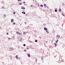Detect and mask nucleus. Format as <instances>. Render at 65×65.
I'll list each match as a JSON object with an SVG mask.
<instances>
[{
	"mask_svg": "<svg viewBox=\"0 0 65 65\" xmlns=\"http://www.w3.org/2000/svg\"><path fill=\"white\" fill-rule=\"evenodd\" d=\"M16 58L17 59H18V55H16L15 56Z\"/></svg>",
	"mask_w": 65,
	"mask_h": 65,
	"instance_id": "nucleus-1",
	"label": "nucleus"
},
{
	"mask_svg": "<svg viewBox=\"0 0 65 65\" xmlns=\"http://www.w3.org/2000/svg\"><path fill=\"white\" fill-rule=\"evenodd\" d=\"M44 29L45 30H47V29L46 27H44Z\"/></svg>",
	"mask_w": 65,
	"mask_h": 65,
	"instance_id": "nucleus-2",
	"label": "nucleus"
},
{
	"mask_svg": "<svg viewBox=\"0 0 65 65\" xmlns=\"http://www.w3.org/2000/svg\"><path fill=\"white\" fill-rule=\"evenodd\" d=\"M21 9H23L24 10V9H25V8L24 7H21Z\"/></svg>",
	"mask_w": 65,
	"mask_h": 65,
	"instance_id": "nucleus-3",
	"label": "nucleus"
},
{
	"mask_svg": "<svg viewBox=\"0 0 65 65\" xmlns=\"http://www.w3.org/2000/svg\"><path fill=\"white\" fill-rule=\"evenodd\" d=\"M54 44L55 45V46L56 47L57 46V44H56V43H55Z\"/></svg>",
	"mask_w": 65,
	"mask_h": 65,
	"instance_id": "nucleus-4",
	"label": "nucleus"
},
{
	"mask_svg": "<svg viewBox=\"0 0 65 65\" xmlns=\"http://www.w3.org/2000/svg\"><path fill=\"white\" fill-rule=\"evenodd\" d=\"M13 21H14V20L13 19H12L11 20V21L12 22H13Z\"/></svg>",
	"mask_w": 65,
	"mask_h": 65,
	"instance_id": "nucleus-5",
	"label": "nucleus"
},
{
	"mask_svg": "<svg viewBox=\"0 0 65 65\" xmlns=\"http://www.w3.org/2000/svg\"><path fill=\"white\" fill-rule=\"evenodd\" d=\"M18 34H19V35H20V34H21V35L22 34V33H20V32H18Z\"/></svg>",
	"mask_w": 65,
	"mask_h": 65,
	"instance_id": "nucleus-6",
	"label": "nucleus"
},
{
	"mask_svg": "<svg viewBox=\"0 0 65 65\" xmlns=\"http://www.w3.org/2000/svg\"><path fill=\"white\" fill-rule=\"evenodd\" d=\"M26 32H24V33H23V34H24V35H26Z\"/></svg>",
	"mask_w": 65,
	"mask_h": 65,
	"instance_id": "nucleus-7",
	"label": "nucleus"
},
{
	"mask_svg": "<svg viewBox=\"0 0 65 65\" xmlns=\"http://www.w3.org/2000/svg\"><path fill=\"white\" fill-rule=\"evenodd\" d=\"M6 16V14H4V17H5Z\"/></svg>",
	"mask_w": 65,
	"mask_h": 65,
	"instance_id": "nucleus-8",
	"label": "nucleus"
},
{
	"mask_svg": "<svg viewBox=\"0 0 65 65\" xmlns=\"http://www.w3.org/2000/svg\"><path fill=\"white\" fill-rule=\"evenodd\" d=\"M28 56L29 57H30V55L29 54H28Z\"/></svg>",
	"mask_w": 65,
	"mask_h": 65,
	"instance_id": "nucleus-9",
	"label": "nucleus"
},
{
	"mask_svg": "<svg viewBox=\"0 0 65 65\" xmlns=\"http://www.w3.org/2000/svg\"><path fill=\"white\" fill-rule=\"evenodd\" d=\"M58 41V40H57V41H56V42L57 43Z\"/></svg>",
	"mask_w": 65,
	"mask_h": 65,
	"instance_id": "nucleus-10",
	"label": "nucleus"
},
{
	"mask_svg": "<svg viewBox=\"0 0 65 65\" xmlns=\"http://www.w3.org/2000/svg\"><path fill=\"white\" fill-rule=\"evenodd\" d=\"M55 12H57V9H56L55 10Z\"/></svg>",
	"mask_w": 65,
	"mask_h": 65,
	"instance_id": "nucleus-11",
	"label": "nucleus"
},
{
	"mask_svg": "<svg viewBox=\"0 0 65 65\" xmlns=\"http://www.w3.org/2000/svg\"><path fill=\"white\" fill-rule=\"evenodd\" d=\"M59 11H61V9H59Z\"/></svg>",
	"mask_w": 65,
	"mask_h": 65,
	"instance_id": "nucleus-12",
	"label": "nucleus"
},
{
	"mask_svg": "<svg viewBox=\"0 0 65 65\" xmlns=\"http://www.w3.org/2000/svg\"><path fill=\"white\" fill-rule=\"evenodd\" d=\"M13 14H15V12H13Z\"/></svg>",
	"mask_w": 65,
	"mask_h": 65,
	"instance_id": "nucleus-13",
	"label": "nucleus"
},
{
	"mask_svg": "<svg viewBox=\"0 0 65 65\" xmlns=\"http://www.w3.org/2000/svg\"><path fill=\"white\" fill-rule=\"evenodd\" d=\"M27 47H28V48H27L26 49H27V50H28L29 48H28V46H27Z\"/></svg>",
	"mask_w": 65,
	"mask_h": 65,
	"instance_id": "nucleus-14",
	"label": "nucleus"
},
{
	"mask_svg": "<svg viewBox=\"0 0 65 65\" xmlns=\"http://www.w3.org/2000/svg\"><path fill=\"white\" fill-rule=\"evenodd\" d=\"M24 51L25 52H27V50H24Z\"/></svg>",
	"mask_w": 65,
	"mask_h": 65,
	"instance_id": "nucleus-15",
	"label": "nucleus"
},
{
	"mask_svg": "<svg viewBox=\"0 0 65 65\" xmlns=\"http://www.w3.org/2000/svg\"><path fill=\"white\" fill-rule=\"evenodd\" d=\"M15 24V23L14 22V23H13V25H14V24Z\"/></svg>",
	"mask_w": 65,
	"mask_h": 65,
	"instance_id": "nucleus-16",
	"label": "nucleus"
},
{
	"mask_svg": "<svg viewBox=\"0 0 65 65\" xmlns=\"http://www.w3.org/2000/svg\"><path fill=\"white\" fill-rule=\"evenodd\" d=\"M23 45L24 46H26V44H24Z\"/></svg>",
	"mask_w": 65,
	"mask_h": 65,
	"instance_id": "nucleus-17",
	"label": "nucleus"
},
{
	"mask_svg": "<svg viewBox=\"0 0 65 65\" xmlns=\"http://www.w3.org/2000/svg\"><path fill=\"white\" fill-rule=\"evenodd\" d=\"M4 6L2 7V9H4Z\"/></svg>",
	"mask_w": 65,
	"mask_h": 65,
	"instance_id": "nucleus-18",
	"label": "nucleus"
},
{
	"mask_svg": "<svg viewBox=\"0 0 65 65\" xmlns=\"http://www.w3.org/2000/svg\"><path fill=\"white\" fill-rule=\"evenodd\" d=\"M18 33H19V32H16L17 34H19Z\"/></svg>",
	"mask_w": 65,
	"mask_h": 65,
	"instance_id": "nucleus-19",
	"label": "nucleus"
},
{
	"mask_svg": "<svg viewBox=\"0 0 65 65\" xmlns=\"http://www.w3.org/2000/svg\"><path fill=\"white\" fill-rule=\"evenodd\" d=\"M46 4H44V6H46Z\"/></svg>",
	"mask_w": 65,
	"mask_h": 65,
	"instance_id": "nucleus-20",
	"label": "nucleus"
},
{
	"mask_svg": "<svg viewBox=\"0 0 65 65\" xmlns=\"http://www.w3.org/2000/svg\"><path fill=\"white\" fill-rule=\"evenodd\" d=\"M21 1V0H18V1L19 2V1L20 2V1Z\"/></svg>",
	"mask_w": 65,
	"mask_h": 65,
	"instance_id": "nucleus-21",
	"label": "nucleus"
},
{
	"mask_svg": "<svg viewBox=\"0 0 65 65\" xmlns=\"http://www.w3.org/2000/svg\"><path fill=\"white\" fill-rule=\"evenodd\" d=\"M35 42H37V40H36L35 41Z\"/></svg>",
	"mask_w": 65,
	"mask_h": 65,
	"instance_id": "nucleus-22",
	"label": "nucleus"
},
{
	"mask_svg": "<svg viewBox=\"0 0 65 65\" xmlns=\"http://www.w3.org/2000/svg\"><path fill=\"white\" fill-rule=\"evenodd\" d=\"M41 6H42V7H43V6L42 5H41Z\"/></svg>",
	"mask_w": 65,
	"mask_h": 65,
	"instance_id": "nucleus-23",
	"label": "nucleus"
},
{
	"mask_svg": "<svg viewBox=\"0 0 65 65\" xmlns=\"http://www.w3.org/2000/svg\"><path fill=\"white\" fill-rule=\"evenodd\" d=\"M20 5H21V4H22V3H20Z\"/></svg>",
	"mask_w": 65,
	"mask_h": 65,
	"instance_id": "nucleus-24",
	"label": "nucleus"
},
{
	"mask_svg": "<svg viewBox=\"0 0 65 65\" xmlns=\"http://www.w3.org/2000/svg\"><path fill=\"white\" fill-rule=\"evenodd\" d=\"M32 6H33L32 5H31V7H32Z\"/></svg>",
	"mask_w": 65,
	"mask_h": 65,
	"instance_id": "nucleus-25",
	"label": "nucleus"
},
{
	"mask_svg": "<svg viewBox=\"0 0 65 65\" xmlns=\"http://www.w3.org/2000/svg\"><path fill=\"white\" fill-rule=\"evenodd\" d=\"M62 15H63V16H64V15L63 14V13H62Z\"/></svg>",
	"mask_w": 65,
	"mask_h": 65,
	"instance_id": "nucleus-26",
	"label": "nucleus"
},
{
	"mask_svg": "<svg viewBox=\"0 0 65 65\" xmlns=\"http://www.w3.org/2000/svg\"><path fill=\"white\" fill-rule=\"evenodd\" d=\"M46 32H48V31H47V30H46Z\"/></svg>",
	"mask_w": 65,
	"mask_h": 65,
	"instance_id": "nucleus-27",
	"label": "nucleus"
},
{
	"mask_svg": "<svg viewBox=\"0 0 65 65\" xmlns=\"http://www.w3.org/2000/svg\"><path fill=\"white\" fill-rule=\"evenodd\" d=\"M25 12H24V14H25Z\"/></svg>",
	"mask_w": 65,
	"mask_h": 65,
	"instance_id": "nucleus-28",
	"label": "nucleus"
},
{
	"mask_svg": "<svg viewBox=\"0 0 65 65\" xmlns=\"http://www.w3.org/2000/svg\"><path fill=\"white\" fill-rule=\"evenodd\" d=\"M7 35H8L9 34H8V32L7 33Z\"/></svg>",
	"mask_w": 65,
	"mask_h": 65,
	"instance_id": "nucleus-29",
	"label": "nucleus"
},
{
	"mask_svg": "<svg viewBox=\"0 0 65 65\" xmlns=\"http://www.w3.org/2000/svg\"><path fill=\"white\" fill-rule=\"evenodd\" d=\"M17 29H18V30H19V28H17Z\"/></svg>",
	"mask_w": 65,
	"mask_h": 65,
	"instance_id": "nucleus-30",
	"label": "nucleus"
},
{
	"mask_svg": "<svg viewBox=\"0 0 65 65\" xmlns=\"http://www.w3.org/2000/svg\"><path fill=\"white\" fill-rule=\"evenodd\" d=\"M25 3V2H23V3L24 4Z\"/></svg>",
	"mask_w": 65,
	"mask_h": 65,
	"instance_id": "nucleus-31",
	"label": "nucleus"
},
{
	"mask_svg": "<svg viewBox=\"0 0 65 65\" xmlns=\"http://www.w3.org/2000/svg\"><path fill=\"white\" fill-rule=\"evenodd\" d=\"M59 37V38H60V36H58Z\"/></svg>",
	"mask_w": 65,
	"mask_h": 65,
	"instance_id": "nucleus-32",
	"label": "nucleus"
},
{
	"mask_svg": "<svg viewBox=\"0 0 65 65\" xmlns=\"http://www.w3.org/2000/svg\"><path fill=\"white\" fill-rule=\"evenodd\" d=\"M8 39H9V40H10V39H11V38H9Z\"/></svg>",
	"mask_w": 65,
	"mask_h": 65,
	"instance_id": "nucleus-33",
	"label": "nucleus"
},
{
	"mask_svg": "<svg viewBox=\"0 0 65 65\" xmlns=\"http://www.w3.org/2000/svg\"><path fill=\"white\" fill-rule=\"evenodd\" d=\"M23 12H22V13H23Z\"/></svg>",
	"mask_w": 65,
	"mask_h": 65,
	"instance_id": "nucleus-34",
	"label": "nucleus"
},
{
	"mask_svg": "<svg viewBox=\"0 0 65 65\" xmlns=\"http://www.w3.org/2000/svg\"><path fill=\"white\" fill-rule=\"evenodd\" d=\"M26 22H25V23L26 24Z\"/></svg>",
	"mask_w": 65,
	"mask_h": 65,
	"instance_id": "nucleus-35",
	"label": "nucleus"
},
{
	"mask_svg": "<svg viewBox=\"0 0 65 65\" xmlns=\"http://www.w3.org/2000/svg\"><path fill=\"white\" fill-rule=\"evenodd\" d=\"M1 28V27H0V28Z\"/></svg>",
	"mask_w": 65,
	"mask_h": 65,
	"instance_id": "nucleus-36",
	"label": "nucleus"
},
{
	"mask_svg": "<svg viewBox=\"0 0 65 65\" xmlns=\"http://www.w3.org/2000/svg\"><path fill=\"white\" fill-rule=\"evenodd\" d=\"M19 47H18V48H19Z\"/></svg>",
	"mask_w": 65,
	"mask_h": 65,
	"instance_id": "nucleus-37",
	"label": "nucleus"
},
{
	"mask_svg": "<svg viewBox=\"0 0 65 65\" xmlns=\"http://www.w3.org/2000/svg\"><path fill=\"white\" fill-rule=\"evenodd\" d=\"M24 11V10L23 11Z\"/></svg>",
	"mask_w": 65,
	"mask_h": 65,
	"instance_id": "nucleus-38",
	"label": "nucleus"
},
{
	"mask_svg": "<svg viewBox=\"0 0 65 65\" xmlns=\"http://www.w3.org/2000/svg\"><path fill=\"white\" fill-rule=\"evenodd\" d=\"M37 60L36 61V62Z\"/></svg>",
	"mask_w": 65,
	"mask_h": 65,
	"instance_id": "nucleus-39",
	"label": "nucleus"
}]
</instances>
